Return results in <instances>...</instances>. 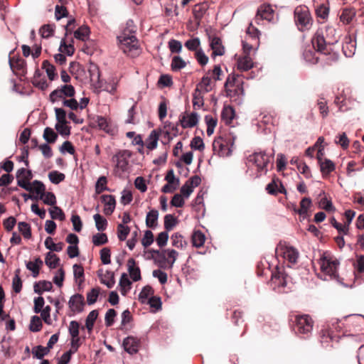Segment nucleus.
<instances>
[{
	"label": "nucleus",
	"instance_id": "nucleus-63",
	"mask_svg": "<svg viewBox=\"0 0 364 364\" xmlns=\"http://www.w3.org/2000/svg\"><path fill=\"white\" fill-rule=\"evenodd\" d=\"M104 277L101 279V282L108 288H112L115 283L114 272L107 271L105 274Z\"/></svg>",
	"mask_w": 364,
	"mask_h": 364
},
{
	"label": "nucleus",
	"instance_id": "nucleus-46",
	"mask_svg": "<svg viewBox=\"0 0 364 364\" xmlns=\"http://www.w3.org/2000/svg\"><path fill=\"white\" fill-rule=\"evenodd\" d=\"M43 139L49 144H53L58 139V134L50 127H46L43 132Z\"/></svg>",
	"mask_w": 364,
	"mask_h": 364
},
{
	"label": "nucleus",
	"instance_id": "nucleus-34",
	"mask_svg": "<svg viewBox=\"0 0 364 364\" xmlns=\"http://www.w3.org/2000/svg\"><path fill=\"white\" fill-rule=\"evenodd\" d=\"M52 288V283L46 280L36 282L33 286L34 291L38 294H41L43 291H50Z\"/></svg>",
	"mask_w": 364,
	"mask_h": 364
},
{
	"label": "nucleus",
	"instance_id": "nucleus-36",
	"mask_svg": "<svg viewBox=\"0 0 364 364\" xmlns=\"http://www.w3.org/2000/svg\"><path fill=\"white\" fill-rule=\"evenodd\" d=\"M73 43V40L71 41V43H68L65 38H62L60 41L59 51L62 53H65L69 56L73 55L75 53V48Z\"/></svg>",
	"mask_w": 364,
	"mask_h": 364
},
{
	"label": "nucleus",
	"instance_id": "nucleus-55",
	"mask_svg": "<svg viewBox=\"0 0 364 364\" xmlns=\"http://www.w3.org/2000/svg\"><path fill=\"white\" fill-rule=\"evenodd\" d=\"M117 237L120 241H124L130 232V228L124 224H118Z\"/></svg>",
	"mask_w": 364,
	"mask_h": 364
},
{
	"label": "nucleus",
	"instance_id": "nucleus-41",
	"mask_svg": "<svg viewBox=\"0 0 364 364\" xmlns=\"http://www.w3.org/2000/svg\"><path fill=\"white\" fill-rule=\"evenodd\" d=\"M55 28V24H45L41 27L39 33L42 38H48L53 36Z\"/></svg>",
	"mask_w": 364,
	"mask_h": 364
},
{
	"label": "nucleus",
	"instance_id": "nucleus-37",
	"mask_svg": "<svg viewBox=\"0 0 364 364\" xmlns=\"http://www.w3.org/2000/svg\"><path fill=\"white\" fill-rule=\"evenodd\" d=\"M33 178V174L31 170L25 168H19L16 172L17 183L19 181L22 180L26 183H30Z\"/></svg>",
	"mask_w": 364,
	"mask_h": 364
},
{
	"label": "nucleus",
	"instance_id": "nucleus-27",
	"mask_svg": "<svg viewBox=\"0 0 364 364\" xmlns=\"http://www.w3.org/2000/svg\"><path fill=\"white\" fill-rule=\"evenodd\" d=\"M252 59L249 55H245L237 60V68L241 71H247L253 68Z\"/></svg>",
	"mask_w": 364,
	"mask_h": 364
},
{
	"label": "nucleus",
	"instance_id": "nucleus-16",
	"mask_svg": "<svg viewBox=\"0 0 364 364\" xmlns=\"http://www.w3.org/2000/svg\"><path fill=\"white\" fill-rule=\"evenodd\" d=\"M132 156V154L128 150L119 151L114 155V159H116V166L122 171H125L128 166V159Z\"/></svg>",
	"mask_w": 364,
	"mask_h": 364
},
{
	"label": "nucleus",
	"instance_id": "nucleus-60",
	"mask_svg": "<svg viewBox=\"0 0 364 364\" xmlns=\"http://www.w3.org/2000/svg\"><path fill=\"white\" fill-rule=\"evenodd\" d=\"M107 178L104 176H100L98 178V180L95 184L96 193L100 194L104 191L109 190V188L107 186Z\"/></svg>",
	"mask_w": 364,
	"mask_h": 364
},
{
	"label": "nucleus",
	"instance_id": "nucleus-9",
	"mask_svg": "<svg viewBox=\"0 0 364 364\" xmlns=\"http://www.w3.org/2000/svg\"><path fill=\"white\" fill-rule=\"evenodd\" d=\"M132 41H133L132 40ZM119 46L124 54L131 58H136L141 53V48L139 46L138 39H136V43L135 42L130 43L129 40L127 42L119 41Z\"/></svg>",
	"mask_w": 364,
	"mask_h": 364
},
{
	"label": "nucleus",
	"instance_id": "nucleus-30",
	"mask_svg": "<svg viewBox=\"0 0 364 364\" xmlns=\"http://www.w3.org/2000/svg\"><path fill=\"white\" fill-rule=\"evenodd\" d=\"M210 71H208L205 75H204L201 81L197 85V88L203 90L205 92H208L213 89V82L211 77L209 76Z\"/></svg>",
	"mask_w": 364,
	"mask_h": 364
},
{
	"label": "nucleus",
	"instance_id": "nucleus-32",
	"mask_svg": "<svg viewBox=\"0 0 364 364\" xmlns=\"http://www.w3.org/2000/svg\"><path fill=\"white\" fill-rule=\"evenodd\" d=\"M43 265V261L40 257L35 259L34 262L29 261L26 263V268L32 272L33 277H37L39 274L40 269Z\"/></svg>",
	"mask_w": 364,
	"mask_h": 364
},
{
	"label": "nucleus",
	"instance_id": "nucleus-43",
	"mask_svg": "<svg viewBox=\"0 0 364 364\" xmlns=\"http://www.w3.org/2000/svg\"><path fill=\"white\" fill-rule=\"evenodd\" d=\"M132 282L128 278L126 273H123L119 280V286L121 287V293L123 295H126L127 291L130 289Z\"/></svg>",
	"mask_w": 364,
	"mask_h": 364
},
{
	"label": "nucleus",
	"instance_id": "nucleus-6",
	"mask_svg": "<svg viewBox=\"0 0 364 364\" xmlns=\"http://www.w3.org/2000/svg\"><path fill=\"white\" fill-rule=\"evenodd\" d=\"M275 254L277 257H281L288 260L291 264H295L299 257V252L296 248L282 242H279L277 245Z\"/></svg>",
	"mask_w": 364,
	"mask_h": 364
},
{
	"label": "nucleus",
	"instance_id": "nucleus-21",
	"mask_svg": "<svg viewBox=\"0 0 364 364\" xmlns=\"http://www.w3.org/2000/svg\"><path fill=\"white\" fill-rule=\"evenodd\" d=\"M183 128L193 127L198 122V115L196 112H192L187 116H183L179 120Z\"/></svg>",
	"mask_w": 364,
	"mask_h": 364
},
{
	"label": "nucleus",
	"instance_id": "nucleus-22",
	"mask_svg": "<svg viewBox=\"0 0 364 364\" xmlns=\"http://www.w3.org/2000/svg\"><path fill=\"white\" fill-rule=\"evenodd\" d=\"M356 11L354 8H344L340 14V21L346 25L350 24L355 18Z\"/></svg>",
	"mask_w": 364,
	"mask_h": 364
},
{
	"label": "nucleus",
	"instance_id": "nucleus-19",
	"mask_svg": "<svg viewBox=\"0 0 364 364\" xmlns=\"http://www.w3.org/2000/svg\"><path fill=\"white\" fill-rule=\"evenodd\" d=\"M102 202L105 204L104 213L107 215L112 214L115 209L116 200L114 196L102 195L101 196Z\"/></svg>",
	"mask_w": 364,
	"mask_h": 364
},
{
	"label": "nucleus",
	"instance_id": "nucleus-44",
	"mask_svg": "<svg viewBox=\"0 0 364 364\" xmlns=\"http://www.w3.org/2000/svg\"><path fill=\"white\" fill-rule=\"evenodd\" d=\"M45 246L51 251L60 252L64 244L63 242L55 243L50 237H48L45 240Z\"/></svg>",
	"mask_w": 364,
	"mask_h": 364
},
{
	"label": "nucleus",
	"instance_id": "nucleus-42",
	"mask_svg": "<svg viewBox=\"0 0 364 364\" xmlns=\"http://www.w3.org/2000/svg\"><path fill=\"white\" fill-rule=\"evenodd\" d=\"M225 148L224 140L222 137L215 139L213 142V151L214 154H217L219 156H223V149Z\"/></svg>",
	"mask_w": 364,
	"mask_h": 364
},
{
	"label": "nucleus",
	"instance_id": "nucleus-64",
	"mask_svg": "<svg viewBox=\"0 0 364 364\" xmlns=\"http://www.w3.org/2000/svg\"><path fill=\"white\" fill-rule=\"evenodd\" d=\"M108 242L107 236L105 233H97L92 236V242L95 246H100Z\"/></svg>",
	"mask_w": 364,
	"mask_h": 364
},
{
	"label": "nucleus",
	"instance_id": "nucleus-15",
	"mask_svg": "<svg viewBox=\"0 0 364 364\" xmlns=\"http://www.w3.org/2000/svg\"><path fill=\"white\" fill-rule=\"evenodd\" d=\"M209 5L207 1L197 4L193 9V14L197 26H199L200 21L208 9Z\"/></svg>",
	"mask_w": 364,
	"mask_h": 364
},
{
	"label": "nucleus",
	"instance_id": "nucleus-39",
	"mask_svg": "<svg viewBox=\"0 0 364 364\" xmlns=\"http://www.w3.org/2000/svg\"><path fill=\"white\" fill-rule=\"evenodd\" d=\"M205 241V235L200 230L195 231L192 235V243L196 247L203 246Z\"/></svg>",
	"mask_w": 364,
	"mask_h": 364
},
{
	"label": "nucleus",
	"instance_id": "nucleus-26",
	"mask_svg": "<svg viewBox=\"0 0 364 364\" xmlns=\"http://www.w3.org/2000/svg\"><path fill=\"white\" fill-rule=\"evenodd\" d=\"M210 47L213 50V55H223L225 53V48L222 44V41L219 37H213L211 39Z\"/></svg>",
	"mask_w": 364,
	"mask_h": 364
},
{
	"label": "nucleus",
	"instance_id": "nucleus-12",
	"mask_svg": "<svg viewBox=\"0 0 364 364\" xmlns=\"http://www.w3.org/2000/svg\"><path fill=\"white\" fill-rule=\"evenodd\" d=\"M18 186L24 188L27 191L35 193L37 195H39L40 198H43V195H45L46 187L41 181L36 180L32 183H26L21 180L18 181Z\"/></svg>",
	"mask_w": 364,
	"mask_h": 364
},
{
	"label": "nucleus",
	"instance_id": "nucleus-29",
	"mask_svg": "<svg viewBox=\"0 0 364 364\" xmlns=\"http://www.w3.org/2000/svg\"><path fill=\"white\" fill-rule=\"evenodd\" d=\"M98 315L99 313L97 310H92V311H90L86 318L85 326H82L81 328L83 330L85 329V328H86L87 332L90 333L93 330L95 322L97 318Z\"/></svg>",
	"mask_w": 364,
	"mask_h": 364
},
{
	"label": "nucleus",
	"instance_id": "nucleus-7",
	"mask_svg": "<svg viewBox=\"0 0 364 364\" xmlns=\"http://www.w3.org/2000/svg\"><path fill=\"white\" fill-rule=\"evenodd\" d=\"M338 264V261L331 257L323 256L321 259V271L333 279H336L338 277L337 272Z\"/></svg>",
	"mask_w": 364,
	"mask_h": 364
},
{
	"label": "nucleus",
	"instance_id": "nucleus-40",
	"mask_svg": "<svg viewBox=\"0 0 364 364\" xmlns=\"http://www.w3.org/2000/svg\"><path fill=\"white\" fill-rule=\"evenodd\" d=\"M90 34V29L87 26H82L74 31V37L78 40L85 41Z\"/></svg>",
	"mask_w": 364,
	"mask_h": 364
},
{
	"label": "nucleus",
	"instance_id": "nucleus-1",
	"mask_svg": "<svg viewBox=\"0 0 364 364\" xmlns=\"http://www.w3.org/2000/svg\"><path fill=\"white\" fill-rule=\"evenodd\" d=\"M338 41L336 30L332 26H327L325 31L318 29L311 38L314 48L324 55H329L332 52V46Z\"/></svg>",
	"mask_w": 364,
	"mask_h": 364
},
{
	"label": "nucleus",
	"instance_id": "nucleus-53",
	"mask_svg": "<svg viewBox=\"0 0 364 364\" xmlns=\"http://www.w3.org/2000/svg\"><path fill=\"white\" fill-rule=\"evenodd\" d=\"M18 228L24 238L30 239L31 237V228L28 223L26 222H19L18 223Z\"/></svg>",
	"mask_w": 364,
	"mask_h": 364
},
{
	"label": "nucleus",
	"instance_id": "nucleus-58",
	"mask_svg": "<svg viewBox=\"0 0 364 364\" xmlns=\"http://www.w3.org/2000/svg\"><path fill=\"white\" fill-rule=\"evenodd\" d=\"M177 224V218L173 215L168 214L164 217V228L166 231L171 230Z\"/></svg>",
	"mask_w": 364,
	"mask_h": 364
},
{
	"label": "nucleus",
	"instance_id": "nucleus-31",
	"mask_svg": "<svg viewBox=\"0 0 364 364\" xmlns=\"http://www.w3.org/2000/svg\"><path fill=\"white\" fill-rule=\"evenodd\" d=\"M159 212L156 210H151L146 217V225L151 229H154L158 225Z\"/></svg>",
	"mask_w": 364,
	"mask_h": 364
},
{
	"label": "nucleus",
	"instance_id": "nucleus-48",
	"mask_svg": "<svg viewBox=\"0 0 364 364\" xmlns=\"http://www.w3.org/2000/svg\"><path fill=\"white\" fill-rule=\"evenodd\" d=\"M60 258L55 254L48 252L46 256L45 262L51 269L55 268L59 264Z\"/></svg>",
	"mask_w": 364,
	"mask_h": 364
},
{
	"label": "nucleus",
	"instance_id": "nucleus-35",
	"mask_svg": "<svg viewBox=\"0 0 364 364\" xmlns=\"http://www.w3.org/2000/svg\"><path fill=\"white\" fill-rule=\"evenodd\" d=\"M13 52H11L10 54H11ZM9 65L11 68L14 70L17 71H22L23 72V70L25 68L26 62L22 58H11V55H9Z\"/></svg>",
	"mask_w": 364,
	"mask_h": 364
},
{
	"label": "nucleus",
	"instance_id": "nucleus-45",
	"mask_svg": "<svg viewBox=\"0 0 364 364\" xmlns=\"http://www.w3.org/2000/svg\"><path fill=\"white\" fill-rule=\"evenodd\" d=\"M42 68L45 69L48 78L50 80H54L57 74L55 73V68L53 65L50 64L47 60H44L42 63Z\"/></svg>",
	"mask_w": 364,
	"mask_h": 364
},
{
	"label": "nucleus",
	"instance_id": "nucleus-5",
	"mask_svg": "<svg viewBox=\"0 0 364 364\" xmlns=\"http://www.w3.org/2000/svg\"><path fill=\"white\" fill-rule=\"evenodd\" d=\"M294 323V331L303 337L309 336L313 329L314 321L309 315H295Z\"/></svg>",
	"mask_w": 364,
	"mask_h": 364
},
{
	"label": "nucleus",
	"instance_id": "nucleus-18",
	"mask_svg": "<svg viewBox=\"0 0 364 364\" xmlns=\"http://www.w3.org/2000/svg\"><path fill=\"white\" fill-rule=\"evenodd\" d=\"M95 122L100 129L103 130L107 134H114L115 130L109 119L102 116H97Z\"/></svg>",
	"mask_w": 364,
	"mask_h": 364
},
{
	"label": "nucleus",
	"instance_id": "nucleus-20",
	"mask_svg": "<svg viewBox=\"0 0 364 364\" xmlns=\"http://www.w3.org/2000/svg\"><path fill=\"white\" fill-rule=\"evenodd\" d=\"M318 164L323 178L327 177L336 168L335 164L328 159H321L319 158Z\"/></svg>",
	"mask_w": 364,
	"mask_h": 364
},
{
	"label": "nucleus",
	"instance_id": "nucleus-25",
	"mask_svg": "<svg viewBox=\"0 0 364 364\" xmlns=\"http://www.w3.org/2000/svg\"><path fill=\"white\" fill-rule=\"evenodd\" d=\"M355 269V277L356 279L360 278L361 281H364V255H357L356 261L354 263Z\"/></svg>",
	"mask_w": 364,
	"mask_h": 364
},
{
	"label": "nucleus",
	"instance_id": "nucleus-2",
	"mask_svg": "<svg viewBox=\"0 0 364 364\" xmlns=\"http://www.w3.org/2000/svg\"><path fill=\"white\" fill-rule=\"evenodd\" d=\"M294 22L300 32H308L311 29L314 21L307 6L299 5L294 9Z\"/></svg>",
	"mask_w": 364,
	"mask_h": 364
},
{
	"label": "nucleus",
	"instance_id": "nucleus-54",
	"mask_svg": "<svg viewBox=\"0 0 364 364\" xmlns=\"http://www.w3.org/2000/svg\"><path fill=\"white\" fill-rule=\"evenodd\" d=\"M171 69L173 71H179L186 66V63L180 56H174L171 61Z\"/></svg>",
	"mask_w": 364,
	"mask_h": 364
},
{
	"label": "nucleus",
	"instance_id": "nucleus-49",
	"mask_svg": "<svg viewBox=\"0 0 364 364\" xmlns=\"http://www.w3.org/2000/svg\"><path fill=\"white\" fill-rule=\"evenodd\" d=\"M311 205V200L309 198H304L300 202V208L295 210L300 215H305Z\"/></svg>",
	"mask_w": 364,
	"mask_h": 364
},
{
	"label": "nucleus",
	"instance_id": "nucleus-51",
	"mask_svg": "<svg viewBox=\"0 0 364 364\" xmlns=\"http://www.w3.org/2000/svg\"><path fill=\"white\" fill-rule=\"evenodd\" d=\"M93 218L95 222V226L97 230L104 231L107 227V220L101 215L97 213L94 215Z\"/></svg>",
	"mask_w": 364,
	"mask_h": 364
},
{
	"label": "nucleus",
	"instance_id": "nucleus-8",
	"mask_svg": "<svg viewBox=\"0 0 364 364\" xmlns=\"http://www.w3.org/2000/svg\"><path fill=\"white\" fill-rule=\"evenodd\" d=\"M274 14V10L270 4H263L257 9V14L255 17V21L257 24H259V22L263 20H266L269 22L273 20Z\"/></svg>",
	"mask_w": 364,
	"mask_h": 364
},
{
	"label": "nucleus",
	"instance_id": "nucleus-13",
	"mask_svg": "<svg viewBox=\"0 0 364 364\" xmlns=\"http://www.w3.org/2000/svg\"><path fill=\"white\" fill-rule=\"evenodd\" d=\"M68 306L73 314L82 312L85 306L84 296L80 294H74L70 298Z\"/></svg>",
	"mask_w": 364,
	"mask_h": 364
},
{
	"label": "nucleus",
	"instance_id": "nucleus-52",
	"mask_svg": "<svg viewBox=\"0 0 364 364\" xmlns=\"http://www.w3.org/2000/svg\"><path fill=\"white\" fill-rule=\"evenodd\" d=\"M43 323L41 319L38 316H33L31 317L29 330L32 332H38L41 330Z\"/></svg>",
	"mask_w": 364,
	"mask_h": 364
},
{
	"label": "nucleus",
	"instance_id": "nucleus-28",
	"mask_svg": "<svg viewBox=\"0 0 364 364\" xmlns=\"http://www.w3.org/2000/svg\"><path fill=\"white\" fill-rule=\"evenodd\" d=\"M272 281L276 286L284 287L287 285L286 274L283 271L277 268V270L272 274Z\"/></svg>",
	"mask_w": 364,
	"mask_h": 364
},
{
	"label": "nucleus",
	"instance_id": "nucleus-17",
	"mask_svg": "<svg viewBox=\"0 0 364 364\" xmlns=\"http://www.w3.org/2000/svg\"><path fill=\"white\" fill-rule=\"evenodd\" d=\"M140 341L134 336H128L123 341L124 350L129 354L136 353L139 350Z\"/></svg>",
	"mask_w": 364,
	"mask_h": 364
},
{
	"label": "nucleus",
	"instance_id": "nucleus-4",
	"mask_svg": "<svg viewBox=\"0 0 364 364\" xmlns=\"http://www.w3.org/2000/svg\"><path fill=\"white\" fill-rule=\"evenodd\" d=\"M272 156L265 151L255 152L250 154L247 160L257 167V176L260 177L262 174L267 172V166L271 161Z\"/></svg>",
	"mask_w": 364,
	"mask_h": 364
},
{
	"label": "nucleus",
	"instance_id": "nucleus-33",
	"mask_svg": "<svg viewBox=\"0 0 364 364\" xmlns=\"http://www.w3.org/2000/svg\"><path fill=\"white\" fill-rule=\"evenodd\" d=\"M235 117V110L231 106H225L222 110L221 118L226 124H231Z\"/></svg>",
	"mask_w": 364,
	"mask_h": 364
},
{
	"label": "nucleus",
	"instance_id": "nucleus-3",
	"mask_svg": "<svg viewBox=\"0 0 364 364\" xmlns=\"http://www.w3.org/2000/svg\"><path fill=\"white\" fill-rule=\"evenodd\" d=\"M243 81L242 77L237 75H229L225 83L226 96L232 101L240 104L244 95Z\"/></svg>",
	"mask_w": 364,
	"mask_h": 364
},
{
	"label": "nucleus",
	"instance_id": "nucleus-50",
	"mask_svg": "<svg viewBox=\"0 0 364 364\" xmlns=\"http://www.w3.org/2000/svg\"><path fill=\"white\" fill-rule=\"evenodd\" d=\"M50 217L53 220H64L65 215L62 209L56 205H54L53 208L49 210Z\"/></svg>",
	"mask_w": 364,
	"mask_h": 364
},
{
	"label": "nucleus",
	"instance_id": "nucleus-56",
	"mask_svg": "<svg viewBox=\"0 0 364 364\" xmlns=\"http://www.w3.org/2000/svg\"><path fill=\"white\" fill-rule=\"evenodd\" d=\"M171 239L172 245L177 248H183V246L187 245L186 240H183V237L178 232L173 234Z\"/></svg>",
	"mask_w": 364,
	"mask_h": 364
},
{
	"label": "nucleus",
	"instance_id": "nucleus-23",
	"mask_svg": "<svg viewBox=\"0 0 364 364\" xmlns=\"http://www.w3.org/2000/svg\"><path fill=\"white\" fill-rule=\"evenodd\" d=\"M330 12V6L328 1L326 3L321 4L316 6L315 8V14L318 18L322 19L323 21H326L329 15Z\"/></svg>",
	"mask_w": 364,
	"mask_h": 364
},
{
	"label": "nucleus",
	"instance_id": "nucleus-10",
	"mask_svg": "<svg viewBox=\"0 0 364 364\" xmlns=\"http://www.w3.org/2000/svg\"><path fill=\"white\" fill-rule=\"evenodd\" d=\"M75 90L73 85H65L62 86L60 88L56 89L53 90L50 94V100L52 102H55L59 99L64 98L65 97H72L75 95Z\"/></svg>",
	"mask_w": 364,
	"mask_h": 364
},
{
	"label": "nucleus",
	"instance_id": "nucleus-59",
	"mask_svg": "<svg viewBox=\"0 0 364 364\" xmlns=\"http://www.w3.org/2000/svg\"><path fill=\"white\" fill-rule=\"evenodd\" d=\"M100 288H92L90 291L87 293V302L89 305L95 304L99 296Z\"/></svg>",
	"mask_w": 364,
	"mask_h": 364
},
{
	"label": "nucleus",
	"instance_id": "nucleus-47",
	"mask_svg": "<svg viewBox=\"0 0 364 364\" xmlns=\"http://www.w3.org/2000/svg\"><path fill=\"white\" fill-rule=\"evenodd\" d=\"M68 331L70 336V339L78 338L80 337V323L76 321H72L70 322L68 326Z\"/></svg>",
	"mask_w": 364,
	"mask_h": 364
},
{
	"label": "nucleus",
	"instance_id": "nucleus-57",
	"mask_svg": "<svg viewBox=\"0 0 364 364\" xmlns=\"http://www.w3.org/2000/svg\"><path fill=\"white\" fill-rule=\"evenodd\" d=\"M280 180L278 178L274 177L272 181L266 186V191L269 194L276 196L278 193V186Z\"/></svg>",
	"mask_w": 364,
	"mask_h": 364
},
{
	"label": "nucleus",
	"instance_id": "nucleus-11",
	"mask_svg": "<svg viewBox=\"0 0 364 364\" xmlns=\"http://www.w3.org/2000/svg\"><path fill=\"white\" fill-rule=\"evenodd\" d=\"M136 33V26L134 23V21L129 20L127 22L126 26L122 30L120 35L117 36L118 41L127 42L129 40V42L132 43V40H134V43H136V37L135 36Z\"/></svg>",
	"mask_w": 364,
	"mask_h": 364
},
{
	"label": "nucleus",
	"instance_id": "nucleus-62",
	"mask_svg": "<svg viewBox=\"0 0 364 364\" xmlns=\"http://www.w3.org/2000/svg\"><path fill=\"white\" fill-rule=\"evenodd\" d=\"M49 350L46 347L42 346H37L32 350V354L38 359H42L46 355L49 353Z\"/></svg>",
	"mask_w": 364,
	"mask_h": 364
},
{
	"label": "nucleus",
	"instance_id": "nucleus-24",
	"mask_svg": "<svg viewBox=\"0 0 364 364\" xmlns=\"http://www.w3.org/2000/svg\"><path fill=\"white\" fill-rule=\"evenodd\" d=\"M127 266L130 277L132 280L134 282L140 280L141 278L140 269L136 266V262L133 258L129 259Z\"/></svg>",
	"mask_w": 364,
	"mask_h": 364
},
{
	"label": "nucleus",
	"instance_id": "nucleus-61",
	"mask_svg": "<svg viewBox=\"0 0 364 364\" xmlns=\"http://www.w3.org/2000/svg\"><path fill=\"white\" fill-rule=\"evenodd\" d=\"M154 294V289L150 286L144 287L139 295V300L141 303H146L148 298Z\"/></svg>",
	"mask_w": 364,
	"mask_h": 364
},
{
	"label": "nucleus",
	"instance_id": "nucleus-14",
	"mask_svg": "<svg viewBox=\"0 0 364 364\" xmlns=\"http://www.w3.org/2000/svg\"><path fill=\"white\" fill-rule=\"evenodd\" d=\"M342 50L346 57L353 56L356 50V41L353 36L348 35L344 38Z\"/></svg>",
	"mask_w": 364,
	"mask_h": 364
},
{
	"label": "nucleus",
	"instance_id": "nucleus-38",
	"mask_svg": "<svg viewBox=\"0 0 364 364\" xmlns=\"http://www.w3.org/2000/svg\"><path fill=\"white\" fill-rule=\"evenodd\" d=\"M159 136V133L156 130L151 131L146 141V146L148 149L153 150L156 148Z\"/></svg>",
	"mask_w": 364,
	"mask_h": 364
}]
</instances>
